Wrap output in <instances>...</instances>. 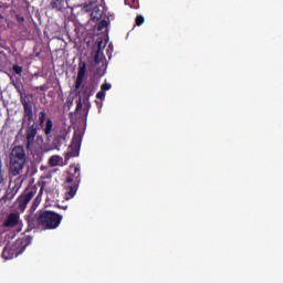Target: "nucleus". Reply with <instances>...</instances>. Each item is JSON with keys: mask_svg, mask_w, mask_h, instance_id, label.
I'll return each instance as SVG.
<instances>
[{"mask_svg": "<svg viewBox=\"0 0 283 283\" xmlns=\"http://www.w3.org/2000/svg\"><path fill=\"white\" fill-rule=\"evenodd\" d=\"M81 142H82V135L80 133H74L72 144L74 147H81Z\"/></svg>", "mask_w": 283, "mask_h": 283, "instance_id": "18", "label": "nucleus"}, {"mask_svg": "<svg viewBox=\"0 0 283 283\" xmlns=\"http://www.w3.org/2000/svg\"><path fill=\"white\" fill-rule=\"evenodd\" d=\"M85 74H86V62H80L78 63V73H77V77L75 81V90H80L83 81L85 78Z\"/></svg>", "mask_w": 283, "mask_h": 283, "instance_id": "9", "label": "nucleus"}, {"mask_svg": "<svg viewBox=\"0 0 283 283\" xmlns=\"http://www.w3.org/2000/svg\"><path fill=\"white\" fill-rule=\"evenodd\" d=\"M69 177L66 178L65 200L70 201L74 199L77 192L78 185L81 182V168L76 165H71L69 169Z\"/></svg>", "mask_w": 283, "mask_h": 283, "instance_id": "3", "label": "nucleus"}, {"mask_svg": "<svg viewBox=\"0 0 283 283\" xmlns=\"http://www.w3.org/2000/svg\"><path fill=\"white\" fill-rule=\"evenodd\" d=\"M42 91V92H45L48 91V86L46 85H43V86H40V87H35V91Z\"/></svg>", "mask_w": 283, "mask_h": 283, "instance_id": "31", "label": "nucleus"}, {"mask_svg": "<svg viewBox=\"0 0 283 283\" xmlns=\"http://www.w3.org/2000/svg\"><path fill=\"white\" fill-rule=\"evenodd\" d=\"M20 214L11 212L7 216L6 220L2 223L3 228H15L19 224Z\"/></svg>", "mask_w": 283, "mask_h": 283, "instance_id": "8", "label": "nucleus"}, {"mask_svg": "<svg viewBox=\"0 0 283 283\" xmlns=\"http://www.w3.org/2000/svg\"><path fill=\"white\" fill-rule=\"evenodd\" d=\"M125 4H127V0H125Z\"/></svg>", "mask_w": 283, "mask_h": 283, "instance_id": "34", "label": "nucleus"}, {"mask_svg": "<svg viewBox=\"0 0 283 283\" xmlns=\"http://www.w3.org/2000/svg\"><path fill=\"white\" fill-rule=\"evenodd\" d=\"M43 193H44V188L41 187L36 198L32 202V206L30 208V212H32V213L35 212L36 209L40 207V205H41V202L43 200Z\"/></svg>", "mask_w": 283, "mask_h": 283, "instance_id": "11", "label": "nucleus"}, {"mask_svg": "<svg viewBox=\"0 0 283 283\" xmlns=\"http://www.w3.org/2000/svg\"><path fill=\"white\" fill-rule=\"evenodd\" d=\"M63 160V157L59 156V155H53L52 157H50L49 159V165L51 167H59L60 163Z\"/></svg>", "mask_w": 283, "mask_h": 283, "instance_id": "16", "label": "nucleus"}, {"mask_svg": "<svg viewBox=\"0 0 283 283\" xmlns=\"http://www.w3.org/2000/svg\"><path fill=\"white\" fill-rule=\"evenodd\" d=\"M27 163V154L23 146H15L12 148L10 153V160H9V174L10 176H19L15 179V184L22 185L23 177V169Z\"/></svg>", "mask_w": 283, "mask_h": 283, "instance_id": "2", "label": "nucleus"}, {"mask_svg": "<svg viewBox=\"0 0 283 283\" xmlns=\"http://www.w3.org/2000/svg\"><path fill=\"white\" fill-rule=\"evenodd\" d=\"M97 2V0H88V2L84 6V8L86 9V11L90 10V8L95 4Z\"/></svg>", "mask_w": 283, "mask_h": 283, "instance_id": "26", "label": "nucleus"}, {"mask_svg": "<svg viewBox=\"0 0 283 283\" xmlns=\"http://www.w3.org/2000/svg\"><path fill=\"white\" fill-rule=\"evenodd\" d=\"M24 252V248L20 241H15L11 244L4 245L1 256L4 260H12L14 258H18L19 254H22Z\"/></svg>", "mask_w": 283, "mask_h": 283, "instance_id": "5", "label": "nucleus"}, {"mask_svg": "<svg viewBox=\"0 0 283 283\" xmlns=\"http://www.w3.org/2000/svg\"><path fill=\"white\" fill-rule=\"evenodd\" d=\"M130 9L138 10L139 9V1L138 0H133L132 3L129 4Z\"/></svg>", "mask_w": 283, "mask_h": 283, "instance_id": "25", "label": "nucleus"}, {"mask_svg": "<svg viewBox=\"0 0 283 283\" xmlns=\"http://www.w3.org/2000/svg\"><path fill=\"white\" fill-rule=\"evenodd\" d=\"M105 95H106L105 92L101 91V92H98V93L96 94V98L103 101V99L105 98Z\"/></svg>", "mask_w": 283, "mask_h": 283, "instance_id": "29", "label": "nucleus"}, {"mask_svg": "<svg viewBox=\"0 0 283 283\" xmlns=\"http://www.w3.org/2000/svg\"><path fill=\"white\" fill-rule=\"evenodd\" d=\"M38 133H39V127L36 123L27 124V126L24 127L25 148L32 155L35 154L34 144H35V138L38 136Z\"/></svg>", "mask_w": 283, "mask_h": 283, "instance_id": "4", "label": "nucleus"}, {"mask_svg": "<svg viewBox=\"0 0 283 283\" xmlns=\"http://www.w3.org/2000/svg\"><path fill=\"white\" fill-rule=\"evenodd\" d=\"M62 209H63V210H67V206H65V207H62Z\"/></svg>", "mask_w": 283, "mask_h": 283, "instance_id": "33", "label": "nucleus"}, {"mask_svg": "<svg viewBox=\"0 0 283 283\" xmlns=\"http://www.w3.org/2000/svg\"><path fill=\"white\" fill-rule=\"evenodd\" d=\"M22 106H23V112H24L22 124L23 125L32 124V122L34 120L33 106L31 104H29L27 101L22 102Z\"/></svg>", "mask_w": 283, "mask_h": 283, "instance_id": "7", "label": "nucleus"}, {"mask_svg": "<svg viewBox=\"0 0 283 283\" xmlns=\"http://www.w3.org/2000/svg\"><path fill=\"white\" fill-rule=\"evenodd\" d=\"M2 167H3L2 161H0V185L4 182V171Z\"/></svg>", "mask_w": 283, "mask_h": 283, "instance_id": "24", "label": "nucleus"}, {"mask_svg": "<svg viewBox=\"0 0 283 283\" xmlns=\"http://www.w3.org/2000/svg\"><path fill=\"white\" fill-rule=\"evenodd\" d=\"M53 128H54V123H53L52 118H48L42 128L44 134L46 136H50V134H52V132H53Z\"/></svg>", "mask_w": 283, "mask_h": 283, "instance_id": "13", "label": "nucleus"}, {"mask_svg": "<svg viewBox=\"0 0 283 283\" xmlns=\"http://www.w3.org/2000/svg\"><path fill=\"white\" fill-rule=\"evenodd\" d=\"M12 70L17 75H21L23 73V66H18V64H13Z\"/></svg>", "mask_w": 283, "mask_h": 283, "instance_id": "21", "label": "nucleus"}, {"mask_svg": "<svg viewBox=\"0 0 283 283\" xmlns=\"http://www.w3.org/2000/svg\"><path fill=\"white\" fill-rule=\"evenodd\" d=\"M51 6L52 9H55L56 11H63L65 8V0H52Z\"/></svg>", "mask_w": 283, "mask_h": 283, "instance_id": "14", "label": "nucleus"}, {"mask_svg": "<svg viewBox=\"0 0 283 283\" xmlns=\"http://www.w3.org/2000/svg\"><path fill=\"white\" fill-rule=\"evenodd\" d=\"M93 95V87L90 85V86H86L84 90H83V97L85 101H88L90 97Z\"/></svg>", "mask_w": 283, "mask_h": 283, "instance_id": "19", "label": "nucleus"}, {"mask_svg": "<svg viewBox=\"0 0 283 283\" xmlns=\"http://www.w3.org/2000/svg\"><path fill=\"white\" fill-rule=\"evenodd\" d=\"M66 140V135H59L55 139L54 143L57 144L59 146L63 145V143H65Z\"/></svg>", "mask_w": 283, "mask_h": 283, "instance_id": "20", "label": "nucleus"}, {"mask_svg": "<svg viewBox=\"0 0 283 283\" xmlns=\"http://www.w3.org/2000/svg\"><path fill=\"white\" fill-rule=\"evenodd\" d=\"M17 192L14 189H8L3 197L1 198L2 201L7 202L9 200H13L14 197L17 196Z\"/></svg>", "mask_w": 283, "mask_h": 283, "instance_id": "15", "label": "nucleus"}, {"mask_svg": "<svg viewBox=\"0 0 283 283\" xmlns=\"http://www.w3.org/2000/svg\"><path fill=\"white\" fill-rule=\"evenodd\" d=\"M28 227L33 230L41 228L42 230H56L63 221V216L52 210L41 211L39 214L31 213L25 218Z\"/></svg>", "mask_w": 283, "mask_h": 283, "instance_id": "1", "label": "nucleus"}, {"mask_svg": "<svg viewBox=\"0 0 283 283\" xmlns=\"http://www.w3.org/2000/svg\"><path fill=\"white\" fill-rule=\"evenodd\" d=\"M107 25H108V22L106 20H101L99 23H98L97 30L102 31L105 28H107Z\"/></svg>", "mask_w": 283, "mask_h": 283, "instance_id": "22", "label": "nucleus"}, {"mask_svg": "<svg viewBox=\"0 0 283 283\" xmlns=\"http://www.w3.org/2000/svg\"><path fill=\"white\" fill-rule=\"evenodd\" d=\"M80 155V147L71 145L69 147V151L65 153L64 158L65 160H70V158L77 157Z\"/></svg>", "mask_w": 283, "mask_h": 283, "instance_id": "12", "label": "nucleus"}, {"mask_svg": "<svg viewBox=\"0 0 283 283\" xmlns=\"http://www.w3.org/2000/svg\"><path fill=\"white\" fill-rule=\"evenodd\" d=\"M82 108V102L81 98L76 102V112L80 111Z\"/></svg>", "mask_w": 283, "mask_h": 283, "instance_id": "32", "label": "nucleus"}, {"mask_svg": "<svg viewBox=\"0 0 283 283\" xmlns=\"http://www.w3.org/2000/svg\"><path fill=\"white\" fill-rule=\"evenodd\" d=\"M112 88V85L111 84H107V83H105V84H103L102 86H101V91L102 92H106V91H109Z\"/></svg>", "mask_w": 283, "mask_h": 283, "instance_id": "27", "label": "nucleus"}, {"mask_svg": "<svg viewBox=\"0 0 283 283\" xmlns=\"http://www.w3.org/2000/svg\"><path fill=\"white\" fill-rule=\"evenodd\" d=\"M35 195H36V189L35 188H32L30 190H25L23 193H21L17 199L18 209L21 212H24L27 210L29 203L32 201V199L34 198Z\"/></svg>", "mask_w": 283, "mask_h": 283, "instance_id": "6", "label": "nucleus"}, {"mask_svg": "<svg viewBox=\"0 0 283 283\" xmlns=\"http://www.w3.org/2000/svg\"><path fill=\"white\" fill-rule=\"evenodd\" d=\"M94 62H95V64H99V63H101V60H99V50H97V51L95 52Z\"/></svg>", "mask_w": 283, "mask_h": 283, "instance_id": "28", "label": "nucleus"}, {"mask_svg": "<svg viewBox=\"0 0 283 283\" xmlns=\"http://www.w3.org/2000/svg\"><path fill=\"white\" fill-rule=\"evenodd\" d=\"M17 21H18L19 23H24V22H25V18L22 17V15L17 14Z\"/></svg>", "mask_w": 283, "mask_h": 283, "instance_id": "30", "label": "nucleus"}, {"mask_svg": "<svg viewBox=\"0 0 283 283\" xmlns=\"http://www.w3.org/2000/svg\"><path fill=\"white\" fill-rule=\"evenodd\" d=\"M46 117H48V114L45 111H42L39 113V125L41 128H44L46 123Z\"/></svg>", "mask_w": 283, "mask_h": 283, "instance_id": "17", "label": "nucleus"}, {"mask_svg": "<svg viewBox=\"0 0 283 283\" xmlns=\"http://www.w3.org/2000/svg\"><path fill=\"white\" fill-rule=\"evenodd\" d=\"M144 22H145V18L142 14L137 15L136 25L142 27L144 24Z\"/></svg>", "mask_w": 283, "mask_h": 283, "instance_id": "23", "label": "nucleus"}, {"mask_svg": "<svg viewBox=\"0 0 283 283\" xmlns=\"http://www.w3.org/2000/svg\"><path fill=\"white\" fill-rule=\"evenodd\" d=\"M104 14V11L101 9V6H95L91 12V21L97 23Z\"/></svg>", "mask_w": 283, "mask_h": 283, "instance_id": "10", "label": "nucleus"}]
</instances>
